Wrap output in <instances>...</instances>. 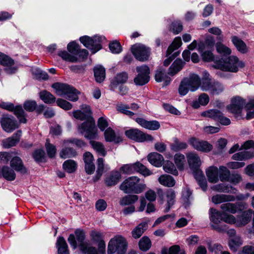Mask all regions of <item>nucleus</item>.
Masks as SVG:
<instances>
[{
  "label": "nucleus",
  "instance_id": "obj_1",
  "mask_svg": "<svg viewBox=\"0 0 254 254\" xmlns=\"http://www.w3.org/2000/svg\"><path fill=\"white\" fill-rule=\"evenodd\" d=\"M86 109L87 112L83 113L80 110H76L73 112V116L76 119L81 121L86 120L78 126L79 132L84 134V137L88 139H95L97 136V128L95 127V123L93 118L91 117V110L90 107L87 105L83 104L81 106V110Z\"/></svg>",
  "mask_w": 254,
  "mask_h": 254
},
{
  "label": "nucleus",
  "instance_id": "obj_2",
  "mask_svg": "<svg viewBox=\"0 0 254 254\" xmlns=\"http://www.w3.org/2000/svg\"><path fill=\"white\" fill-rule=\"evenodd\" d=\"M67 49L70 53L65 51H59L58 54L59 56L66 62L76 63L78 61L77 56H78L79 58L85 59L88 55L86 50L83 49L81 50L78 44L74 42H70L67 45Z\"/></svg>",
  "mask_w": 254,
  "mask_h": 254
},
{
  "label": "nucleus",
  "instance_id": "obj_3",
  "mask_svg": "<svg viewBox=\"0 0 254 254\" xmlns=\"http://www.w3.org/2000/svg\"><path fill=\"white\" fill-rule=\"evenodd\" d=\"M140 179L136 176L130 177L121 184L120 189L126 193H134L138 194L146 188V185L139 183Z\"/></svg>",
  "mask_w": 254,
  "mask_h": 254
},
{
  "label": "nucleus",
  "instance_id": "obj_4",
  "mask_svg": "<svg viewBox=\"0 0 254 254\" xmlns=\"http://www.w3.org/2000/svg\"><path fill=\"white\" fill-rule=\"evenodd\" d=\"M245 64L235 56H230L225 59H222L215 67L222 70L236 72L238 71L239 68H243Z\"/></svg>",
  "mask_w": 254,
  "mask_h": 254
},
{
  "label": "nucleus",
  "instance_id": "obj_5",
  "mask_svg": "<svg viewBox=\"0 0 254 254\" xmlns=\"http://www.w3.org/2000/svg\"><path fill=\"white\" fill-rule=\"evenodd\" d=\"M127 248L126 239L122 235H116L112 238L108 246V254H125Z\"/></svg>",
  "mask_w": 254,
  "mask_h": 254
},
{
  "label": "nucleus",
  "instance_id": "obj_6",
  "mask_svg": "<svg viewBox=\"0 0 254 254\" xmlns=\"http://www.w3.org/2000/svg\"><path fill=\"white\" fill-rule=\"evenodd\" d=\"M52 87L59 96L66 95V98L71 101H76L78 99L79 92L68 84L57 82L53 84Z\"/></svg>",
  "mask_w": 254,
  "mask_h": 254
},
{
  "label": "nucleus",
  "instance_id": "obj_7",
  "mask_svg": "<svg viewBox=\"0 0 254 254\" xmlns=\"http://www.w3.org/2000/svg\"><path fill=\"white\" fill-rule=\"evenodd\" d=\"M102 39V38L98 36H95L93 38L85 36L80 38V41L90 49L92 54H95L102 48L100 44Z\"/></svg>",
  "mask_w": 254,
  "mask_h": 254
},
{
  "label": "nucleus",
  "instance_id": "obj_8",
  "mask_svg": "<svg viewBox=\"0 0 254 254\" xmlns=\"http://www.w3.org/2000/svg\"><path fill=\"white\" fill-rule=\"evenodd\" d=\"M138 72L137 76L134 78V82L137 85H143L149 81L150 69L146 65L136 67Z\"/></svg>",
  "mask_w": 254,
  "mask_h": 254
},
{
  "label": "nucleus",
  "instance_id": "obj_9",
  "mask_svg": "<svg viewBox=\"0 0 254 254\" xmlns=\"http://www.w3.org/2000/svg\"><path fill=\"white\" fill-rule=\"evenodd\" d=\"M131 50L132 54L138 61L145 62L148 60L149 55V49L143 45L136 44L132 46Z\"/></svg>",
  "mask_w": 254,
  "mask_h": 254
},
{
  "label": "nucleus",
  "instance_id": "obj_10",
  "mask_svg": "<svg viewBox=\"0 0 254 254\" xmlns=\"http://www.w3.org/2000/svg\"><path fill=\"white\" fill-rule=\"evenodd\" d=\"M225 89L224 85L218 81H204L202 83L201 90L208 91L211 95H219Z\"/></svg>",
  "mask_w": 254,
  "mask_h": 254
},
{
  "label": "nucleus",
  "instance_id": "obj_11",
  "mask_svg": "<svg viewBox=\"0 0 254 254\" xmlns=\"http://www.w3.org/2000/svg\"><path fill=\"white\" fill-rule=\"evenodd\" d=\"M125 134L128 138L137 142L152 141L153 140V137L151 135L143 133L140 130L135 128L126 130Z\"/></svg>",
  "mask_w": 254,
  "mask_h": 254
},
{
  "label": "nucleus",
  "instance_id": "obj_12",
  "mask_svg": "<svg viewBox=\"0 0 254 254\" xmlns=\"http://www.w3.org/2000/svg\"><path fill=\"white\" fill-rule=\"evenodd\" d=\"M188 142L194 149L201 152H208L213 148L212 145L207 141L194 137L189 138Z\"/></svg>",
  "mask_w": 254,
  "mask_h": 254
},
{
  "label": "nucleus",
  "instance_id": "obj_13",
  "mask_svg": "<svg viewBox=\"0 0 254 254\" xmlns=\"http://www.w3.org/2000/svg\"><path fill=\"white\" fill-rule=\"evenodd\" d=\"M0 64L4 67V70L8 74L14 73L17 70V67L14 65V61L1 52H0Z\"/></svg>",
  "mask_w": 254,
  "mask_h": 254
},
{
  "label": "nucleus",
  "instance_id": "obj_14",
  "mask_svg": "<svg viewBox=\"0 0 254 254\" xmlns=\"http://www.w3.org/2000/svg\"><path fill=\"white\" fill-rule=\"evenodd\" d=\"M158 195L159 197L162 200L164 199V196H165V199L167 202V207L165 209V211H169L171 207L175 203L176 192L173 189H170L164 193L161 190H160L158 191Z\"/></svg>",
  "mask_w": 254,
  "mask_h": 254
},
{
  "label": "nucleus",
  "instance_id": "obj_15",
  "mask_svg": "<svg viewBox=\"0 0 254 254\" xmlns=\"http://www.w3.org/2000/svg\"><path fill=\"white\" fill-rule=\"evenodd\" d=\"M2 128L6 132H10L18 127V124L13 117L4 116L1 120Z\"/></svg>",
  "mask_w": 254,
  "mask_h": 254
},
{
  "label": "nucleus",
  "instance_id": "obj_16",
  "mask_svg": "<svg viewBox=\"0 0 254 254\" xmlns=\"http://www.w3.org/2000/svg\"><path fill=\"white\" fill-rule=\"evenodd\" d=\"M184 79L189 86L190 91L194 92L199 87L201 89V79L197 74L191 73L188 77L184 78Z\"/></svg>",
  "mask_w": 254,
  "mask_h": 254
},
{
  "label": "nucleus",
  "instance_id": "obj_17",
  "mask_svg": "<svg viewBox=\"0 0 254 254\" xmlns=\"http://www.w3.org/2000/svg\"><path fill=\"white\" fill-rule=\"evenodd\" d=\"M245 104V101L242 98L236 97L232 99L231 103L227 106V109L233 114H239Z\"/></svg>",
  "mask_w": 254,
  "mask_h": 254
},
{
  "label": "nucleus",
  "instance_id": "obj_18",
  "mask_svg": "<svg viewBox=\"0 0 254 254\" xmlns=\"http://www.w3.org/2000/svg\"><path fill=\"white\" fill-rule=\"evenodd\" d=\"M83 159L85 163V170L88 174H92L95 171V166L93 163L94 157L89 152H86L83 154Z\"/></svg>",
  "mask_w": 254,
  "mask_h": 254
},
{
  "label": "nucleus",
  "instance_id": "obj_19",
  "mask_svg": "<svg viewBox=\"0 0 254 254\" xmlns=\"http://www.w3.org/2000/svg\"><path fill=\"white\" fill-rule=\"evenodd\" d=\"M121 178V174L119 171L113 170L107 175L105 179V183L108 187H112L117 184Z\"/></svg>",
  "mask_w": 254,
  "mask_h": 254
},
{
  "label": "nucleus",
  "instance_id": "obj_20",
  "mask_svg": "<svg viewBox=\"0 0 254 254\" xmlns=\"http://www.w3.org/2000/svg\"><path fill=\"white\" fill-rule=\"evenodd\" d=\"M155 79L158 82L163 81V86L169 85L171 81V78L167 74L166 70L162 67H159L156 70Z\"/></svg>",
  "mask_w": 254,
  "mask_h": 254
},
{
  "label": "nucleus",
  "instance_id": "obj_21",
  "mask_svg": "<svg viewBox=\"0 0 254 254\" xmlns=\"http://www.w3.org/2000/svg\"><path fill=\"white\" fill-rule=\"evenodd\" d=\"M135 121L143 127L150 130H157L160 127L159 123L157 121H147L143 118H138Z\"/></svg>",
  "mask_w": 254,
  "mask_h": 254
},
{
  "label": "nucleus",
  "instance_id": "obj_22",
  "mask_svg": "<svg viewBox=\"0 0 254 254\" xmlns=\"http://www.w3.org/2000/svg\"><path fill=\"white\" fill-rule=\"evenodd\" d=\"M21 134L22 131L19 130L12 136L3 140V146L4 148H8L15 146L19 141Z\"/></svg>",
  "mask_w": 254,
  "mask_h": 254
},
{
  "label": "nucleus",
  "instance_id": "obj_23",
  "mask_svg": "<svg viewBox=\"0 0 254 254\" xmlns=\"http://www.w3.org/2000/svg\"><path fill=\"white\" fill-rule=\"evenodd\" d=\"M60 157L63 159L75 157L77 155L76 151L72 147L68 146V145L64 144L63 141V148L59 153Z\"/></svg>",
  "mask_w": 254,
  "mask_h": 254
},
{
  "label": "nucleus",
  "instance_id": "obj_24",
  "mask_svg": "<svg viewBox=\"0 0 254 254\" xmlns=\"http://www.w3.org/2000/svg\"><path fill=\"white\" fill-rule=\"evenodd\" d=\"M254 212L252 209L244 211L243 214L238 218L236 222V226L241 227L247 224L251 220L252 216H254Z\"/></svg>",
  "mask_w": 254,
  "mask_h": 254
},
{
  "label": "nucleus",
  "instance_id": "obj_25",
  "mask_svg": "<svg viewBox=\"0 0 254 254\" xmlns=\"http://www.w3.org/2000/svg\"><path fill=\"white\" fill-rule=\"evenodd\" d=\"M185 64L181 59H176L169 68L167 74L171 76H174L182 70Z\"/></svg>",
  "mask_w": 254,
  "mask_h": 254
},
{
  "label": "nucleus",
  "instance_id": "obj_26",
  "mask_svg": "<svg viewBox=\"0 0 254 254\" xmlns=\"http://www.w3.org/2000/svg\"><path fill=\"white\" fill-rule=\"evenodd\" d=\"M104 131V136L106 141L119 143L123 141L122 137L116 135L115 131L111 127H108Z\"/></svg>",
  "mask_w": 254,
  "mask_h": 254
},
{
  "label": "nucleus",
  "instance_id": "obj_27",
  "mask_svg": "<svg viewBox=\"0 0 254 254\" xmlns=\"http://www.w3.org/2000/svg\"><path fill=\"white\" fill-rule=\"evenodd\" d=\"M211 189L218 192L224 193H236L237 191V190L235 188L225 184L214 185L211 187Z\"/></svg>",
  "mask_w": 254,
  "mask_h": 254
},
{
  "label": "nucleus",
  "instance_id": "obj_28",
  "mask_svg": "<svg viewBox=\"0 0 254 254\" xmlns=\"http://www.w3.org/2000/svg\"><path fill=\"white\" fill-rule=\"evenodd\" d=\"M148 228V223L142 222L137 225L131 231L132 237L137 239L139 238Z\"/></svg>",
  "mask_w": 254,
  "mask_h": 254
},
{
  "label": "nucleus",
  "instance_id": "obj_29",
  "mask_svg": "<svg viewBox=\"0 0 254 254\" xmlns=\"http://www.w3.org/2000/svg\"><path fill=\"white\" fill-rule=\"evenodd\" d=\"M147 159L150 164L158 167L161 166L164 161L163 156L157 152H152L149 154L147 156Z\"/></svg>",
  "mask_w": 254,
  "mask_h": 254
},
{
  "label": "nucleus",
  "instance_id": "obj_30",
  "mask_svg": "<svg viewBox=\"0 0 254 254\" xmlns=\"http://www.w3.org/2000/svg\"><path fill=\"white\" fill-rule=\"evenodd\" d=\"M235 200V196L230 194H217L212 197V201L215 204L234 201Z\"/></svg>",
  "mask_w": 254,
  "mask_h": 254
},
{
  "label": "nucleus",
  "instance_id": "obj_31",
  "mask_svg": "<svg viewBox=\"0 0 254 254\" xmlns=\"http://www.w3.org/2000/svg\"><path fill=\"white\" fill-rule=\"evenodd\" d=\"M10 166L16 171L21 174H25L27 172L26 168L24 166L22 161L18 157H15L10 161Z\"/></svg>",
  "mask_w": 254,
  "mask_h": 254
},
{
  "label": "nucleus",
  "instance_id": "obj_32",
  "mask_svg": "<svg viewBox=\"0 0 254 254\" xmlns=\"http://www.w3.org/2000/svg\"><path fill=\"white\" fill-rule=\"evenodd\" d=\"M206 174L209 182L216 183L219 181L218 169L215 166L209 167L206 171Z\"/></svg>",
  "mask_w": 254,
  "mask_h": 254
},
{
  "label": "nucleus",
  "instance_id": "obj_33",
  "mask_svg": "<svg viewBox=\"0 0 254 254\" xmlns=\"http://www.w3.org/2000/svg\"><path fill=\"white\" fill-rule=\"evenodd\" d=\"M188 163L191 168H197L201 164V160L198 155L194 152L189 153L187 155Z\"/></svg>",
  "mask_w": 254,
  "mask_h": 254
},
{
  "label": "nucleus",
  "instance_id": "obj_34",
  "mask_svg": "<svg viewBox=\"0 0 254 254\" xmlns=\"http://www.w3.org/2000/svg\"><path fill=\"white\" fill-rule=\"evenodd\" d=\"M250 148H252L254 150V141L253 140H249L245 141L241 146V148H240L239 145L238 143L235 144L230 149L229 153L230 154H232L238 149L248 150Z\"/></svg>",
  "mask_w": 254,
  "mask_h": 254
},
{
  "label": "nucleus",
  "instance_id": "obj_35",
  "mask_svg": "<svg viewBox=\"0 0 254 254\" xmlns=\"http://www.w3.org/2000/svg\"><path fill=\"white\" fill-rule=\"evenodd\" d=\"M58 254H69L67 244L63 237H60L56 243Z\"/></svg>",
  "mask_w": 254,
  "mask_h": 254
},
{
  "label": "nucleus",
  "instance_id": "obj_36",
  "mask_svg": "<svg viewBox=\"0 0 254 254\" xmlns=\"http://www.w3.org/2000/svg\"><path fill=\"white\" fill-rule=\"evenodd\" d=\"M232 42L237 49L241 53L245 54L248 52V47L245 43L237 36L232 37Z\"/></svg>",
  "mask_w": 254,
  "mask_h": 254
},
{
  "label": "nucleus",
  "instance_id": "obj_37",
  "mask_svg": "<svg viewBox=\"0 0 254 254\" xmlns=\"http://www.w3.org/2000/svg\"><path fill=\"white\" fill-rule=\"evenodd\" d=\"M95 80L97 82H103L105 78V69L101 65H97L94 68Z\"/></svg>",
  "mask_w": 254,
  "mask_h": 254
},
{
  "label": "nucleus",
  "instance_id": "obj_38",
  "mask_svg": "<svg viewBox=\"0 0 254 254\" xmlns=\"http://www.w3.org/2000/svg\"><path fill=\"white\" fill-rule=\"evenodd\" d=\"M210 219L215 224H218L222 221L224 213H221L216 209L211 208L209 210Z\"/></svg>",
  "mask_w": 254,
  "mask_h": 254
},
{
  "label": "nucleus",
  "instance_id": "obj_39",
  "mask_svg": "<svg viewBox=\"0 0 254 254\" xmlns=\"http://www.w3.org/2000/svg\"><path fill=\"white\" fill-rule=\"evenodd\" d=\"M158 181L161 185L168 187H172L175 185L174 178L168 175H161L158 178Z\"/></svg>",
  "mask_w": 254,
  "mask_h": 254
},
{
  "label": "nucleus",
  "instance_id": "obj_40",
  "mask_svg": "<svg viewBox=\"0 0 254 254\" xmlns=\"http://www.w3.org/2000/svg\"><path fill=\"white\" fill-rule=\"evenodd\" d=\"M12 112H13L14 115L18 119L20 123L24 124L26 123L27 119H26L25 113L21 106H14V109Z\"/></svg>",
  "mask_w": 254,
  "mask_h": 254
},
{
  "label": "nucleus",
  "instance_id": "obj_41",
  "mask_svg": "<svg viewBox=\"0 0 254 254\" xmlns=\"http://www.w3.org/2000/svg\"><path fill=\"white\" fill-rule=\"evenodd\" d=\"M40 99L46 104H53L56 101V98L50 92L43 90L39 93Z\"/></svg>",
  "mask_w": 254,
  "mask_h": 254
},
{
  "label": "nucleus",
  "instance_id": "obj_42",
  "mask_svg": "<svg viewBox=\"0 0 254 254\" xmlns=\"http://www.w3.org/2000/svg\"><path fill=\"white\" fill-rule=\"evenodd\" d=\"M230 171L225 166H220L218 169L219 179L221 182L229 181Z\"/></svg>",
  "mask_w": 254,
  "mask_h": 254
},
{
  "label": "nucleus",
  "instance_id": "obj_43",
  "mask_svg": "<svg viewBox=\"0 0 254 254\" xmlns=\"http://www.w3.org/2000/svg\"><path fill=\"white\" fill-rule=\"evenodd\" d=\"M1 176L8 181H13L15 179L16 174L14 171L8 166H4L1 169V174H0V177Z\"/></svg>",
  "mask_w": 254,
  "mask_h": 254
},
{
  "label": "nucleus",
  "instance_id": "obj_44",
  "mask_svg": "<svg viewBox=\"0 0 254 254\" xmlns=\"http://www.w3.org/2000/svg\"><path fill=\"white\" fill-rule=\"evenodd\" d=\"M80 250L84 254H98L95 247L92 246L89 243H82L79 245Z\"/></svg>",
  "mask_w": 254,
  "mask_h": 254
},
{
  "label": "nucleus",
  "instance_id": "obj_45",
  "mask_svg": "<svg viewBox=\"0 0 254 254\" xmlns=\"http://www.w3.org/2000/svg\"><path fill=\"white\" fill-rule=\"evenodd\" d=\"M138 199V196L136 194L126 195L120 201L121 205L125 206L134 203Z\"/></svg>",
  "mask_w": 254,
  "mask_h": 254
},
{
  "label": "nucleus",
  "instance_id": "obj_46",
  "mask_svg": "<svg viewBox=\"0 0 254 254\" xmlns=\"http://www.w3.org/2000/svg\"><path fill=\"white\" fill-rule=\"evenodd\" d=\"M63 167L64 170L68 173L74 172L77 169V163L72 160H67L64 162L63 164Z\"/></svg>",
  "mask_w": 254,
  "mask_h": 254
},
{
  "label": "nucleus",
  "instance_id": "obj_47",
  "mask_svg": "<svg viewBox=\"0 0 254 254\" xmlns=\"http://www.w3.org/2000/svg\"><path fill=\"white\" fill-rule=\"evenodd\" d=\"M152 245L150 239L147 236L142 237L138 243L139 249L144 252L148 251Z\"/></svg>",
  "mask_w": 254,
  "mask_h": 254
},
{
  "label": "nucleus",
  "instance_id": "obj_48",
  "mask_svg": "<svg viewBox=\"0 0 254 254\" xmlns=\"http://www.w3.org/2000/svg\"><path fill=\"white\" fill-rule=\"evenodd\" d=\"M97 169L96 175L93 178L94 182H96L100 179L104 170V159L102 158H99L97 160Z\"/></svg>",
  "mask_w": 254,
  "mask_h": 254
},
{
  "label": "nucleus",
  "instance_id": "obj_49",
  "mask_svg": "<svg viewBox=\"0 0 254 254\" xmlns=\"http://www.w3.org/2000/svg\"><path fill=\"white\" fill-rule=\"evenodd\" d=\"M170 146L172 150L177 152L186 149L188 147V144L186 142L180 141L178 138H175L174 142L171 144Z\"/></svg>",
  "mask_w": 254,
  "mask_h": 254
},
{
  "label": "nucleus",
  "instance_id": "obj_50",
  "mask_svg": "<svg viewBox=\"0 0 254 254\" xmlns=\"http://www.w3.org/2000/svg\"><path fill=\"white\" fill-rule=\"evenodd\" d=\"M221 112L216 109L210 110L201 113V116L203 117L211 118L215 121H218L220 117H221Z\"/></svg>",
  "mask_w": 254,
  "mask_h": 254
},
{
  "label": "nucleus",
  "instance_id": "obj_51",
  "mask_svg": "<svg viewBox=\"0 0 254 254\" xmlns=\"http://www.w3.org/2000/svg\"><path fill=\"white\" fill-rule=\"evenodd\" d=\"M90 144L92 145L93 148L100 155L105 156L107 154V151L105 150L103 144L100 142L95 141H90Z\"/></svg>",
  "mask_w": 254,
  "mask_h": 254
},
{
  "label": "nucleus",
  "instance_id": "obj_52",
  "mask_svg": "<svg viewBox=\"0 0 254 254\" xmlns=\"http://www.w3.org/2000/svg\"><path fill=\"white\" fill-rule=\"evenodd\" d=\"M135 172L141 174L144 176H148L152 174L151 172L144 165L139 162L134 163Z\"/></svg>",
  "mask_w": 254,
  "mask_h": 254
},
{
  "label": "nucleus",
  "instance_id": "obj_53",
  "mask_svg": "<svg viewBox=\"0 0 254 254\" xmlns=\"http://www.w3.org/2000/svg\"><path fill=\"white\" fill-rule=\"evenodd\" d=\"M182 44L181 37L175 38L167 49V56H169L174 50L178 49L182 45Z\"/></svg>",
  "mask_w": 254,
  "mask_h": 254
},
{
  "label": "nucleus",
  "instance_id": "obj_54",
  "mask_svg": "<svg viewBox=\"0 0 254 254\" xmlns=\"http://www.w3.org/2000/svg\"><path fill=\"white\" fill-rule=\"evenodd\" d=\"M242 244V241L239 236H234L229 241V246L231 250L236 251L237 248Z\"/></svg>",
  "mask_w": 254,
  "mask_h": 254
},
{
  "label": "nucleus",
  "instance_id": "obj_55",
  "mask_svg": "<svg viewBox=\"0 0 254 254\" xmlns=\"http://www.w3.org/2000/svg\"><path fill=\"white\" fill-rule=\"evenodd\" d=\"M220 208L224 212H227L231 214H235L237 212L236 204L234 203H223L221 205Z\"/></svg>",
  "mask_w": 254,
  "mask_h": 254
},
{
  "label": "nucleus",
  "instance_id": "obj_56",
  "mask_svg": "<svg viewBox=\"0 0 254 254\" xmlns=\"http://www.w3.org/2000/svg\"><path fill=\"white\" fill-rule=\"evenodd\" d=\"M247 111L246 118L247 120L254 118V99H251L246 105Z\"/></svg>",
  "mask_w": 254,
  "mask_h": 254
},
{
  "label": "nucleus",
  "instance_id": "obj_57",
  "mask_svg": "<svg viewBox=\"0 0 254 254\" xmlns=\"http://www.w3.org/2000/svg\"><path fill=\"white\" fill-rule=\"evenodd\" d=\"M163 169L166 172L172 174L176 176L178 174V171L176 169L175 165L170 161H167L165 162L163 165Z\"/></svg>",
  "mask_w": 254,
  "mask_h": 254
},
{
  "label": "nucleus",
  "instance_id": "obj_58",
  "mask_svg": "<svg viewBox=\"0 0 254 254\" xmlns=\"http://www.w3.org/2000/svg\"><path fill=\"white\" fill-rule=\"evenodd\" d=\"M174 161L179 170H182L186 161L185 156L181 153H177L174 156Z\"/></svg>",
  "mask_w": 254,
  "mask_h": 254
},
{
  "label": "nucleus",
  "instance_id": "obj_59",
  "mask_svg": "<svg viewBox=\"0 0 254 254\" xmlns=\"http://www.w3.org/2000/svg\"><path fill=\"white\" fill-rule=\"evenodd\" d=\"M170 31L172 32L174 34H178L183 30L182 23L179 21H174L169 27Z\"/></svg>",
  "mask_w": 254,
  "mask_h": 254
},
{
  "label": "nucleus",
  "instance_id": "obj_60",
  "mask_svg": "<svg viewBox=\"0 0 254 254\" xmlns=\"http://www.w3.org/2000/svg\"><path fill=\"white\" fill-rule=\"evenodd\" d=\"M45 147L48 156L50 158L54 157L56 153L57 149L54 145L50 143L49 139H47Z\"/></svg>",
  "mask_w": 254,
  "mask_h": 254
},
{
  "label": "nucleus",
  "instance_id": "obj_61",
  "mask_svg": "<svg viewBox=\"0 0 254 254\" xmlns=\"http://www.w3.org/2000/svg\"><path fill=\"white\" fill-rule=\"evenodd\" d=\"M189 91H190V88L188 85L185 79L183 78L181 80L179 86V93L181 96H185L188 93Z\"/></svg>",
  "mask_w": 254,
  "mask_h": 254
},
{
  "label": "nucleus",
  "instance_id": "obj_62",
  "mask_svg": "<svg viewBox=\"0 0 254 254\" xmlns=\"http://www.w3.org/2000/svg\"><path fill=\"white\" fill-rule=\"evenodd\" d=\"M32 74L37 79L47 80L48 78V74L38 68L32 69Z\"/></svg>",
  "mask_w": 254,
  "mask_h": 254
},
{
  "label": "nucleus",
  "instance_id": "obj_63",
  "mask_svg": "<svg viewBox=\"0 0 254 254\" xmlns=\"http://www.w3.org/2000/svg\"><path fill=\"white\" fill-rule=\"evenodd\" d=\"M121 173L130 174L135 172L134 163L125 164L123 165L120 169Z\"/></svg>",
  "mask_w": 254,
  "mask_h": 254
},
{
  "label": "nucleus",
  "instance_id": "obj_64",
  "mask_svg": "<svg viewBox=\"0 0 254 254\" xmlns=\"http://www.w3.org/2000/svg\"><path fill=\"white\" fill-rule=\"evenodd\" d=\"M216 48L218 53L223 55H230L231 53V50L229 48L221 43L216 44Z\"/></svg>",
  "mask_w": 254,
  "mask_h": 254
}]
</instances>
